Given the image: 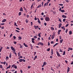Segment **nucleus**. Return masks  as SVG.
I'll return each instance as SVG.
<instances>
[{
    "mask_svg": "<svg viewBox=\"0 0 73 73\" xmlns=\"http://www.w3.org/2000/svg\"><path fill=\"white\" fill-rule=\"evenodd\" d=\"M51 55H53V49H51Z\"/></svg>",
    "mask_w": 73,
    "mask_h": 73,
    "instance_id": "obj_22",
    "label": "nucleus"
},
{
    "mask_svg": "<svg viewBox=\"0 0 73 73\" xmlns=\"http://www.w3.org/2000/svg\"><path fill=\"white\" fill-rule=\"evenodd\" d=\"M14 68H15V69H17V66H16V65H15V66H14Z\"/></svg>",
    "mask_w": 73,
    "mask_h": 73,
    "instance_id": "obj_43",
    "label": "nucleus"
},
{
    "mask_svg": "<svg viewBox=\"0 0 73 73\" xmlns=\"http://www.w3.org/2000/svg\"><path fill=\"white\" fill-rule=\"evenodd\" d=\"M62 42H63V39H61L60 40V44H61Z\"/></svg>",
    "mask_w": 73,
    "mask_h": 73,
    "instance_id": "obj_19",
    "label": "nucleus"
},
{
    "mask_svg": "<svg viewBox=\"0 0 73 73\" xmlns=\"http://www.w3.org/2000/svg\"><path fill=\"white\" fill-rule=\"evenodd\" d=\"M68 49L69 50H72L73 49L72 48H68Z\"/></svg>",
    "mask_w": 73,
    "mask_h": 73,
    "instance_id": "obj_44",
    "label": "nucleus"
},
{
    "mask_svg": "<svg viewBox=\"0 0 73 73\" xmlns=\"http://www.w3.org/2000/svg\"><path fill=\"white\" fill-rule=\"evenodd\" d=\"M9 58H11V57H12V55L11 54V53H10L9 54Z\"/></svg>",
    "mask_w": 73,
    "mask_h": 73,
    "instance_id": "obj_21",
    "label": "nucleus"
},
{
    "mask_svg": "<svg viewBox=\"0 0 73 73\" xmlns=\"http://www.w3.org/2000/svg\"><path fill=\"white\" fill-rule=\"evenodd\" d=\"M1 25H4L5 24L4 23H1Z\"/></svg>",
    "mask_w": 73,
    "mask_h": 73,
    "instance_id": "obj_53",
    "label": "nucleus"
},
{
    "mask_svg": "<svg viewBox=\"0 0 73 73\" xmlns=\"http://www.w3.org/2000/svg\"><path fill=\"white\" fill-rule=\"evenodd\" d=\"M32 40V42H33V43H35V41H34V40H35V38H31Z\"/></svg>",
    "mask_w": 73,
    "mask_h": 73,
    "instance_id": "obj_6",
    "label": "nucleus"
},
{
    "mask_svg": "<svg viewBox=\"0 0 73 73\" xmlns=\"http://www.w3.org/2000/svg\"><path fill=\"white\" fill-rule=\"evenodd\" d=\"M18 57H20V55H21V54L20 53V52L18 53Z\"/></svg>",
    "mask_w": 73,
    "mask_h": 73,
    "instance_id": "obj_24",
    "label": "nucleus"
},
{
    "mask_svg": "<svg viewBox=\"0 0 73 73\" xmlns=\"http://www.w3.org/2000/svg\"><path fill=\"white\" fill-rule=\"evenodd\" d=\"M0 68H1V69L3 68V66H2V65H0Z\"/></svg>",
    "mask_w": 73,
    "mask_h": 73,
    "instance_id": "obj_54",
    "label": "nucleus"
},
{
    "mask_svg": "<svg viewBox=\"0 0 73 73\" xmlns=\"http://www.w3.org/2000/svg\"><path fill=\"white\" fill-rule=\"evenodd\" d=\"M34 56H35L36 54V52H34Z\"/></svg>",
    "mask_w": 73,
    "mask_h": 73,
    "instance_id": "obj_47",
    "label": "nucleus"
},
{
    "mask_svg": "<svg viewBox=\"0 0 73 73\" xmlns=\"http://www.w3.org/2000/svg\"><path fill=\"white\" fill-rule=\"evenodd\" d=\"M66 20V19H64L63 20V22H64V21H65Z\"/></svg>",
    "mask_w": 73,
    "mask_h": 73,
    "instance_id": "obj_48",
    "label": "nucleus"
},
{
    "mask_svg": "<svg viewBox=\"0 0 73 73\" xmlns=\"http://www.w3.org/2000/svg\"><path fill=\"white\" fill-rule=\"evenodd\" d=\"M51 29L52 31H54V29L52 27H51Z\"/></svg>",
    "mask_w": 73,
    "mask_h": 73,
    "instance_id": "obj_25",
    "label": "nucleus"
},
{
    "mask_svg": "<svg viewBox=\"0 0 73 73\" xmlns=\"http://www.w3.org/2000/svg\"><path fill=\"white\" fill-rule=\"evenodd\" d=\"M56 54H57L58 57H61V55L59 53V52H58V51H56Z\"/></svg>",
    "mask_w": 73,
    "mask_h": 73,
    "instance_id": "obj_3",
    "label": "nucleus"
},
{
    "mask_svg": "<svg viewBox=\"0 0 73 73\" xmlns=\"http://www.w3.org/2000/svg\"><path fill=\"white\" fill-rule=\"evenodd\" d=\"M15 31H16V32H17L18 33H19V31L17 30H16Z\"/></svg>",
    "mask_w": 73,
    "mask_h": 73,
    "instance_id": "obj_58",
    "label": "nucleus"
},
{
    "mask_svg": "<svg viewBox=\"0 0 73 73\" xmlns=\"http://www.w3.org/2000/svg\"><path fill=\"white\" fill-rule=\"evenodd\" d=\"M45 20L46 21H49V17H46L45 18Z\"/></svg>",
    "mask_w": 73,
    "mask_h": 73,
    "instance_id": "obj_2",
    "label": "nucleus"
},
{
    "mask_svg": "<svg viewBox=\"0 0 73 73\" xmlns=\"http://www.w3.org/2000/svg\"><path fill=\"white\" fill-rule=\"evenodd\" d=\"M50 50V48H48L47 49V51H49Z\"/></svg>",
    "mask_w": 73,
    "mask_h": 73,
    "instance_id": "obj_63",
    "label": "nucleus"
},
{
    "mask_svg": "<svg viewBox=\"0 0 73 73\" xmlns=\"http://www.w3.org/2000/svg\"><path fill=\"white\" fill-rule=\"evenodd\" d=\"M53 14H54V15H55V14H56V11H53Z\"/></svg>",
    "mask_w": 73,
    "mask_h": 73,
    "instance_id": "obj_56",
    "label": "nucleus"
},
{
    "mask_svg": "<svg viewBox=\"0 0 73 73\" xmlns=\"http://www.w3.org/2000/svg\"><path fill=\"white\" fill-rule=\"evenodd\" d=\"M18 38L19 40H21V39L22 38L21 37H20L19 36V37H18Z\"/></svg>",
    "mask_w": 73,
    "mask_h": 73,
    "instance_id": "obj_40",
    "label": "nucleus"
},
{
    "mask_svg": "<svg viewBox=\"0 0 73 73\" xmlns=\"http://www.w3.org/2000/svg\"><path fill=\"white\" fill-rule=\"evenodd\" d=\"M15 64H13L11 66L12 67H15Z\"/></svg>",
    "mask_w": 73,
    "mask_h": 73,
    "instance_id": "obj_52",
    "label": "nucleus"
},
{
    "mask_svg": "<svg viewBox=\"0 0 73 73\" xmlns=\"http://www.w3.org/2000/svg\"><path fill=\"white\" fill-rule=\"evenodd\" d=\"M19 45L20 46V48H23V46L21 44H19Z\"/></svg>",
    "mask_w": 73,
    "mask_h": 73,
    "instance_id": "obj_30",
    "label": "nucleus"
},
{
    "mask_svg": "<svg viewBox=\"0 0 73 73\" xmlns=\"http://www.w3.org/2000/svg\"><path fill=\"white\" fill-rule=\"evenodd\" d=\"M29 21L28 20H27V19H26V22L27 23H28L29 22Z\"/></svg>",
    "mask_w": 73,
    "mask_h": 73,
    "instance_id": "obj_39",
    "label": "nucleus"
},
{
    "mask_svg": "<svg viewBox=\"0 0 73 73\" xmlns=\"http://www.w3.org/2000/svg\"><path fill=\"white\" fill-rule=\"evenodd\" d=\"M40 7H41V4L40 5H39L38 6H37V8H40Z\"/></svg>",
    "mask_w": 73,
    "mask_h": 73,
    "instance_id": "obj_27",
    "label": "nucleus"
},
{
    "mask_svg": "<svg viewBox=\"0 0 73 73\" xmlns=\"http://www.w3.org/2000/svg\"><path fill=\"white\" fill-rule=\"evenodd\" d=\"M41 33H40L38 34V37L40 38L41 37Z\"/></svg>",
    "mask_w": 73,
    "mask_h": 73,
    "instance_id": "obj_14",
    "label": "nucleus"
},
{
    "mask_svg": "<svg viewBox=\"0 0 73 73\" xmlns=\"http://www.w3.org/2000/svg\"><path fill=\"white\" fill-rule=\"evenodd\" d=\"M6 19H3V20L2 21V23H4L6 21Z\"/></svg>",
    "mask_w": 73,
    "mask_h": 73,
    "instance_id": "obj_15",
    "label": "nucleus"
},
{
    "mask_svg": "<svg viewBox=\"0 0 73 73\" xmlns=\"http://www.w3.org/2000/svg\"><path fill=\"white\" fill-rule=\"evenodd\" d=\"M61 30H59L58 31V35H60V32H61Z\"/></svg>",
    "mask_w": 73,
    "mask_h": 73,
    "instance_id": "obj_10",
    "label": "nucleus"
},
{
    "mask_svg": "<svg viewBox=\"0 0 73 73\" xmlns=\"http://www.w3.org/2000/svg\"><path fill=\"white\" fill-rule=\"evenodd\" d=\"M70 70V68H69V67H68L67 73H68L69 72Z\"/></svg>",
    "mask_w": 73,
    "mask_h": 73,
    "instance_id": "obj_8",
    "label": "nucleus"
},
{
    "mask_svg": "<svg viewBox=\"0 0 73 73\" xmlns=\"http://www.w3.org/2000/svg\"><path fill=\"white\" fill-rule=\"evenodd\" d=\"M11 68V65H9L8 67H7L6 68V70L8 69H9Z\"/></svg>",
    "mask_w": 73,
    "mask_h": 73,
    "instance_id": "obj_20",
    "label": "nucleus"
},
{
    "mask_svg": "<svg viewBox=\"0 0 73 73\" xmlns=\"http://www.w3.org/2000/svg\"><path fill=\"white\" fill-rule=\"evenodd\" d=\"M24 10H25V12L26 13H27V12H28V11H27V9H25Z\"/></svg>",
    "mask_w": 73,
    "mask_h": 73,
    "instance_id": "obj_32",
    "label": "nucleus"
},
{
    "mask_svg": "<svg viewBox=\"0 0 73 73\" xmlns=\"http://www.w3.org/2000/svg\"><path fill=\"white\" fill-rule=\"evenodd\" d=\"M37 55H36L35 56L34 58L33 59V60H35L36 59H37Z\"/></svg>",
    "mask_w": 73,
    "mask_h": 73,
    "instance_id": "obj_9",
    "label": "nucleus"
},
{
    "mask_svg": "<svg viewBox=\"0 0 73 73\" xmlns=\"http://www.w3.org/2000/svg\"><path fill=\"white\" fill-rule=\"evenodd\" d=\"M54 38V36H53V35H52V36L51 37L52 39H53Z\"/></svg>",
    "mask_w": 73,
    "mask_h": 73,
    "instance_id": "obj_37",
    "label": "nucleus"
},
{
    "mask_svg": "<svg viewBox=\"0 0 73 73\" xmlns=\"http://www.w3.org/2000/svg\"><path fill=\"white\" fill-rule=\"evenodd\" d=\"M23 45H24L25 47H27V48L28 47V45H27V44H25V43H23Z\"/></svg>",
    "mask_w": 73,
    "mask_h": 73,
    "instance_id": "obj_12",
    "label": "nucleus"
},
{
    "mask_svg": "<svg viewBox=\"0 0 73 73\" xmlns=\"http://www.w3.org/2000/svg\"><path fill=\"white\" fill-rule=\"evenodd\" d=\"M60 12H65V11L64 10H62L60 11Z\"/></svg>",
    "mask_w": 73,
    "mask_h": 73,
    "instance_id": "obj_33",
    "label": "nucleus"
},
{
    "mask_svg": "<svg viewBox=\"0 0 73 73\" xmlns=\"http://www.w3.org/2000/svg\"><path fill=\"white\" fill-rule=\"evenodd\" d=\"M49 3V2L47 1L46 3V6H48V3Z\"/></svg>",
    "mask_w": 73,
    "mask_h": 73,
    "instance_id": "obj_35",
    "label": "nucleus"
},
{
    "mask_svg": "<svg viewBox=\"0 0 73 73\" xmlns=\"http://www.w3.org/2000/svg\"><path fill=\"white\" fill-rule=\"evenodd\" d=\"M58 44H59V43H56L54 45H55V46H56L57 45H58Z\"/></svg>",
    "mask_w": 73,
    "mask_h": 73,
    "instance_id": "obj_42",
    "label": "nucleus"
},
{
    "mask_svg": "<svg viewBox=\"0 0 73 73\" xmlns=\"http://www.w3.org/2000/svg\"><path fill=\"white\" fill-rule=\"evenodd\" d=\"M11 50H13V51H15V50H16L15 49V48H13V47L12 46H11Z\"/></svg>",
    "mask_w": 73,
    "mask_h": 73,
    "instance_id": "obj_4",
    "label": "nucleus"
},
{
    "mask_svg": "<svg viewBox=\"0 0 73 73\" xmlns=\"http://www.w3.org/2000/svg\"><path fill=\"white\" fill-rule=\"evenodd\" d=\"M33 4H34L33 3L31 7V8L32 9V8H33Z\"/></svg>",
    "mask_w": 73,
    "mask_h": 73,
    "instance_id": "obj_31",
    "label": "nucleus"
},
{
    "mask_svg": "<svg viewBox=\"0 0 73 73\" xmlns=\"http://www.w3.org/2000/svg\"><path fill=\"white\" fill-rule=\"evenodd\" d=\"M17 23H16L15 22H14V25L16 27H18V25H17Z\"/></svg>",
    "mask_w": 73,
    "mask_h": 73,
    "instance_id": "obj_16",
    "label": "nucleus"
},
{
    "mask_svg": "<svg viewBox=\"0 0 73 73\" xmlns=\"http://www.w3.org/2000/svg\"><path fill=\"white\" fill-rule=\"evenodd\" d=\"M6 63V62H5V61L4 62H3V64L4 65H5Z\"/></svg>",
    "mask_w": 73,
    "mask_h": 73,
    "instance_id": "obj_59",
    "label": "nucleus"
},
{
    "mask_svg": "<svg viewBox=\"0 0 73 73\" xmlns=\"http://www.w3.org/2000/svg\"><path fill=\"white\" fill-rule=\"evenodd\" d=\"M21 12H23V8L22 7H21V8L19 10Z\"/></svg>",
    "mask_w": 73,
    "mask_h": 73,
    "instance_id": "obj_7",
    "label": "nucleus"
},
{
    "mask_svg": "<svg viewBox=\"0 0 73 73\" xmlns=\"http://www.w3.org/2000/svg\"><path fill=\"white\" fill-rule=\"evenodd\" d=\"M33 25V22H31V26H32Z\"/></svg>",
    "mask_w": 73,
    "mask_h": 73,
    "instance_id": "obj_50",
    "label": "nucleus"
},
{
    "mask_svg": "<svg viewBox=\"0 0 73 73\" xmlns=\"http://www.w3.org/2000/svg\"><path fill=\"white\" fill-rule=\"evenodd\" d=\"M8 59H9V57L8 56H7L6 58V60H8Z\"/></svg>",
    "mask_w": 73,
    "mask_h": 73,
    "instance_id": "obj_26",
    "label": "nucleus"
},
{
    "mask_svg": "<svg viewBox=\"0 0 73 73\" xmlns=\"http://www.w3.org/2000/svg\"><path fill=\"white\" fill-rule=\"evenodd\" d=\"M69 34L70 35H72V32L71 31H70L69 32Z\"/></svg>",
    "mask_w": 73,
    "mask_h": 73,
    "instance_id": "obj_18",
    "label": "nucleus"
},
{
    "mask_svg": "<svg viewBox=\"0 0 73 73\" xmlns=\"http://www.w3.org/2000/svg\"><path fill=\"white\" fill-rule=\"evenodd\" d=\"M69 25V24H67L66 25V27H68V26Z\"/></svg>",
    "mask_w": 73,
    "mask_h": 73,
    "instance_id": "obj_61",
    "label": "nucleus"
},
{
    "mask_svg": "<svg viewBox=\"0 0 73 73\" xmlns=\"http://www.w3.org/2000/svg\"><path fill=\"white\" fill-rule=\"evenodd\" d=\"M62 10H61V7H60V9H59V11H62Z\"/></svg>",
    "mask_w": 73,
    "mask_h": 73,
    "instance_id": "obj_60",
    "label": "nucleus"
},
{
    "mask_svg": "<svg viewBox=\"0 0 73 73\" xmlns=\"http://www.w3.org/2000/svg\"><path fill=\"white\" fill-rule=\"evenodd\" d=\"M19 62H25V60L24 59H21L19 60Z\"/></svg>",
    "mask_w": 73,
    "mask_h": 73,
    "instance_id": "obj_1",
    "label": "nucleus"
},
{
    "mask_svg": "<svg viewBox=\"0 0 73 73\" xmlns=\"http://www.w3.org/2000/svg\"><path fill=\"white\" fill-rule=\"evenodd\" d=\"M30 48H31V50H33V46H32L31 44L30 45Z\"/></svg>",
    "mask_w": 73,
    "mask_h": 73,
    "instance_id": "obj_5",
    "label": "nucleus"
},
{
    "mask_svg": "<svg viewBox=\"0 0 73 73\" xmlns=\"http://www.w3.org/2000/svg\"><path fill=\"white\" fill-rule=\"evenodd\" d=\"M62 55L64 56V55H65V51H64L63 52V53L62 54Z\"/></svg>",
    "mask_w": 73,
    "mask_h": 73,
    "instance_id": "obj_29",
    "label": "nucleus"
},
{
    "mask_svg": "<svg viewBox=\"0 0 73 73\" xmlns=\"http://www.w3.org/2000/svg\"><path fill=\"white\" fill-rule=\"evenodd\" d=\"M37 28H38V26H36V28H35V29H38Z\"/></svg>",
    "mask_w": 73,
    "mask_h": 73,
    "instance_id": "obj_45",
    "label": "nucleus"
},
{
    "mask_svg": "<svg viewBox=\"0 0 73 73\" xmlns=\"http://www.w3.org/2000/svg\"><path fill=\"white\" fill-rule=\"evenodd\" d=\"M35 20H37V18H36V17H35Z\"/></svg>",
    "mask_w": 73,
    "mask_h": 73,
    "instance_id": "obj_62",
    "label": "nucleus"
},
{
    "mask_svg": "<svg viewBox=\"0 0 73 73\" xmlns=\"http://www.w3.org/2000/svg\"><path fill=\"white\" fill-rule=\"evenodd\" d=\"M58 21H60V23H61V20L60 19H59L58 20Z\"/></svg>",
    "mask_w": 73,
    "mask_h": 73,
    "instance_id": "obj_57",
    "label": "nucleus"
},
{
    "mask_svg": "<svg viewBox=\"0 0 73 73\" xmlns=\"http://www.w3.org/2000/svg\"><path fill=\"white\" fill-rule=\"evenodd\" d=\"M62 17H63V18H66V16L65 15H63L62 16Z\"/></svg>",
    "mask_w": 73,
    "mask_h": 73,
    "instance_id": "obj_13",
    "label": "nucleus"
},
{
    "mask_svg": "<svg viewBox=\"0 0 73 73\" xmlns=\"http://www.w3.org/2000/svg\"><path fill=\"white\" fill-rule=\"evenodd\" d=\"M62 25V24L60 23L58 25L59 28H60L61 27V25Z\"/></svg>",
    "mask_w": 73,
    "mask_h": 73,
    "instance_id": "obj_11",
    "label": "nucleus"
},
{
    "mask_svg": "<svg viewBox=\"0 0 73 73\" xmlns=\"http://www.w3.org/2000/svg\"><path fill=\"white\" fill-rule=\"evenodd\" d=\"M70 64L71 65H73V61H72L71 63Z\"/></svg>",
    "mask_w": 73,
    "mask_h": 73,
    "instance_id": "obj_64",
    "label": "nucleus"
},
{
    "mask_svg": "<svg viewBox=\"0 0 73 73\" xmlns=\"http://www.w3.org/2000/svg\"><path fill=\"white\" fill-rule=\"evenodd\" d=\"M39 44L40 45H41L42 46L43 45V43L41 42H40Z\"/></svg>",
    "mask_w": 73,
    "mask_h": 73,
    "instance_id": "obj_23",
    "label": "nucleus"
},
{
    "mask_svg": "<svg viewBox=\"0 0 73 73\" xmlns=\"http://www.w3.org/2000/svg\"><path fill=\"white\" fill-rule=\"evenodd\" d=\"M21 15V12H19V16H20Z\"/></svg>",
    "mask_w": 73,
    "mask_h": 73,
    "instance_id": "obj_38",
    "label": "nucleus"
},
{
    "mask_svg": "<svg viewBox=\"0 0 73 73\" xmlns=\"http://www.w3.org/2000/svg\"><path fill=\"white\" fill-rule=\"evenodd\" d=\"M38 22L39 24H41V22H40V20L39 21H38Z\"/></svg>",
    "mask_w": 73,
    "mask_h": 73,
    "instance_id": "obj_34",
    "label": "nucleus"
},
{
    "mask_svg": "<svg viewBox=\"0 0 73 73\" xmlns=\"http://www.w3.org/2000/svg\"><path fill=\"white\" fill-rule=\"evenodd\" d=\"M59 50L60 52H62V50H61V48L59 49Z\"/></svg>",
    "mask_w": 73,
    "mask_h": 73,
    "instance_id": "obj_36",
    "label": "nucleus"
},
{
    "mask_svg": "<svg viewBox=\"0 0 73 73\" xmlns=\"http://www.w3.org/2000/svg\"><path fill=\"white\" fill-rule=\"evenodd\" d=\"M13 35L12 33L10 35V37L11 38L12 37Z\"/></svg>",
    "mask_w": 73,
    "mask_h": 73,
    "instance_id": "obj_41",
    "label": "nucleus"
},
{
    "mask_svg": "<svg viewBox=\"0 0 73 73\" xmlns=\"http://www.w3.org/2000/svg\"><path fill=\"white\" fill-rule=\"evenodd\" d=\"M58 5H60V6H63V4H59Z\"/></svg>",
    "mask_w": 73,
    "mask_h": 73,
    "instance_id": "obj_51",
    "label": "nucleus"
},
{
    "mask_svg": "<svg viewBox=\"0 0 73 73\" xmlns=\"http://www.w3.org/2000/svg\"><path fill=\"white\" fill-rule=\"evenodd\" d=\"M43 65L44 66L46 65V62H43Z\"/></svg>",
    "mask_w": 73,
    "mask_h": 73,
    "instance_id": "obj_17",
    "label": "nucleus"
},
{
    "mask_svg": "<svg viewBox=\"0 0 73 73\" xmlns=\"http://www.w3.org/2000/svg\"><path fill=\"white\" fill-rule=\"evenodd\" d=\"M33 37L34 38H35V39H36V38H37V36L35 35V36H33Z\"/></svg>",
    "mask_w": 73,
    "mask_h": 73,
    "instance_id": "obj_28",
    "label": "nucleus"
},
{
    "mask_svg": "<svg viewBox=\"0 0 73 73\" xmlns=\"http://www.w3.org/2000/svg\"><path fill=\"white\" fill-rule=\"evenodd\" d=\"M13 38L14 39H16V36H13Z\"/></svg>",
    "mask_w": 73,
    "mask_h": 73,
    "instance_id": "obj_46",
    "label": "nucleus"
},
{
    "mask_svg": "<svg viewBox=\"0 0 73 73\" xmlns=\"http://www.w3.org/2000/svg\"><path fill=\"white\" fill-rule=\"evenodd\" d=\"M13 42L14 44H17V42H16L14 41Z\"/></svg>",
    "mask_w": 73,
    "mask_h": 73,
    "instance_id": "obj_49",
    "label": "nucleus"
},
{
    "mask_svg": "<svg viewBox=\"0 0 73 73\" xmlns=\"http://www.w3.org/2000/svg\"><path fill=\"white\" fill-rule=\"evenodd\" d=\"M68 29H66V33H67V32H68Z\"/></svg>",
    "mask_w": 73,
    "mask_h": 73,
    "instance_id": "obj_55",
    "label": "nucleus"
}]
</instances>
